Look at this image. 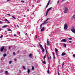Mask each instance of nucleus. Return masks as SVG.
Instances as JSON below:
<instances>
[{
  "mask_svg": "<svg viewBox=\"0 0 75 75\" xmlns=\"http://www.w3.org/2000/svg\"><path fill=\"white\" fill-rule=\"evenodd\" d=\"M64 13H68V8L65 6L64 7Z\"/></svg>",
  "mask_w": 75,
  "mask_h": 75,
  "instance_id": "nucleus-1",
  "label": "nucleus"
},
{
  "mask_svg": "<svg viewBox=\"0 0 75 75\" xmlns=\"http://www.w3.org/2000/svg\"><path fill=\"white\" fill-rule=\"evenodd\" d=\"M64 28L65 30H67V29H68V26H67V24L66 23H65L64 24Z\"/></svg>",
  "mask_w": 75,
  "mask_h": 75,
  "instance_id": "nucleus-2",
  "label": "nucleus"
},
{
  "mask_svg": "<svg viewBox=\"0 0 75 75\" xmlns=\"http://www.w3.org/2000/svg\"><path fill=\"white\" fill-rule=\"evenodd\" d=\"M71 30L73 33H75V29L74 27H72L71 29Z\"/></svg>",
  "mask_w": 75,
  "mask_h": 75,
  "instance_id": "nucleus-3",
  "label": "nucleus"
},
{
  "mask_svg": "<svg viewBox=\"0 0 75 75\" xmlns=\"http://www.w3.org/2000/svg\"><path fill=\"white\" fill-rule=\"evenodd\" d=\"M4 47L3 46L1 49L0 51L1 52H3V50H4Z\"/></svg>",
  "mask_w": 75,
  "mask_h": 75,
  "instance_id": "nucleus-4",
  "label": "nucleus"
},
{
  "mask_svg": "<svg viewBox=\"0 0 75 75\" xmlns=\"http://www.w3.org/2000/svg\"><path fill=\"white\" fill-rule=\"evenodd\" d=\"M50 1H48V3H47V5L46 6V8H47V7H48V6H49V4H50Z\"/></svg>",
  "mask_w": 75,
  "mask_h": 75,
  "instance_id": "nucleus-5",
  "label": "nucleus"
},
{
  "mask_svg": "<svg viewBox=\"0 0 75 75\" xmlns=\"http://www.w3.org/2000/svg\"><path fill=\"white\" fill-rule=\"evenodd\" d=\"M61 41H62V42H66L67 40H66L65 39H63Z\"/></svg>",
  "mask_w": 75,
  "mask_h": 75,
  "instance_id": "nucleus-6",
  "label": "nucleus"
},
{
  "mask_svg": "<svg viewBox=\"0 0 75 75\" xmlns=\"http://www.w3.org/2000/svg\"><path fill=\"white\" fill-rule=\"evenodd\" d=\"M41 48V50H42V52H43V53H44V51H45V50H44V48Z\"/></svg>",
  "mask_w": 75,
  "mask_h": 75,
  "instance_id": "nucleus-7",
  "label": "nucleus"
},
{
  "mask_svg": "<svg viewBox=\"0 0 75 75\" xmlns=\"http://www.w3.org/2000/svg\"><path fill=\"white\" fill-rule=\"evenodd\" d=\"M51 8H52V7H50V8H49L48 9H47V11L48 12H49V11H50V10H51Z\"/></svg>",
  "mask_w": 75,
  "mask_h": 75,
  "instance_id": "nucleus-8",
  "label": "nucleus"
},
{
  "mask_svg": "<svg viewBox=\"0 0 75 75\" xmlns=\"http://www.w3.org/2000/svg\"><path fill=\"white\" fill-rule=\"evenodd\" d=\"M47 72L48 74H50V67H49Z\"/></svg>",
  "mask_w": 75,
  "mask_h": 75,
  "instance_id": "nucleus-9",
  "label": "nucleus"
},
{
  "mask_svg": "<svg viewBox=\"0 0 75 75\" xmlns=\"http://www.w3.org/2000/svg\"><path fill=\"white\" fill-rule=\"evenodd\" d=\"M33 56V54H30L29 55V57H30V58H32V56Z\"/></svg>",
  "mask_w": 75,
  "mask_h": 75,
  "instance_id": "nucleus-10",
  "label": "nucleus"
},
{
  "mask_svg": "<svg viewBox=\"0 0 75 75\" xmlns=\"http://www.w3.org/2000/svg\"><path fill=\"white\" fill-rule=\"evenodd\" d=\"M47 46H49V41H48V39H47Z\"/></svg>",
  "mask_w": 75,
  "mask_h": 75,
  "instance_id": "nucleus-11",
  "label": "nucleus"
},
{
  "mask_svg": "<svg viewBox=\"0 0 75 75\" xmlns=\"http://www.w3.org/2000/svg\"><path fill=\"white\" fill-rule=\"evenodd\" d=\"M45 29V28H44V27H43V28H42V29H41V31H44Z\"/></svg>",
  "mask_w": 75,
  "mask_h": 75,
  "instance_id": "nucleus-12",
  "label": "nucleus"
},
{
  "mask_svg": "<svg viewBox=\"0 0 75 75\" xmlns=\"http://www.w3.org/2000/svg\"><path fill=\"white\" fill-rule=\"evenodd\" d=\"M8 26V25H5L3 26V28H6Z\"/></svg>",
  "mask_w": 75,
  "mask_h": 75,
  "instance_id": "nucleus-13",
  "label": "nucleus"
},
{
  "mask_svg": "<svg viewBox=\"0 0 75 75\" xmlns=\"http://www.w3.org/2000/svg\"><path fill=\"white\" fill-rule=\"evenodd\" d=\"M45 50L46 52V54H47V48H46V45H45Z\"/></svg>",
  "mask_w": 75,
  "mask_h": 75,
  "instance_id": "nucleus-14",
  "label": "nucleus"
},
{
  "mask_svg": "<svg viewBox=\"0 0 75 75\" xmlns=\"http://www.w3.org/2000/svg\"><path fill=\"white\" fill-rule=\"evenodd\" d=\"M62 56H64L65 55V53L63 52L62 54Z\"/></svg>",
  "mask_w": 75,
  "mask_h": 75,
  "instance_id": "nucleus-15",
  "label": "nucleus"
},
{
  "mask_svg": "<svg viewBox=\"0 0 75 75\" xmlns=\"http://www.w3.org/2000/svg\"><path fill=\"white\" fill-rule=\"evenodd\" d=\"M72 18H74V19H75V14L72 17Z\"/></svg>",
  "mask_w": 75,
  "mask_h": 75,
  "instance_id": "nucleus-16",
  "label": "nucleus"
},
{
  "mask_svg": "<svg viewBox=\"0 0 75 75\" xmlns=\"http://www.w3.org/2000/svg\"><path fill=\"white\" fill-rule=\"evenodd\" d=\"M58 49L56 48H55V52H58Z\"/></svg>",
  "mask_w": 75,
  "mask_h": 75,
  "instance_id": "nucleus-17",
  "label": "nucleus"
},
{
  "mask_svg": "<svg viewBox=\"0 0 75 75\" xmlns=\"http://www.w3.org/2000/svg\"><path fill=\"white\" fill-rule=\"evenodd\" d=\"M48 19H49V18H47V20H46L44 22V23H46V22H47V20H48Z\"/></svg>",
  "mask_w": 75,
  "mask_h": 75,
  "instance_id": "nucleus-18",
  "label": "nucleus"
},
{
  "mask_svg": "<svg viewBox=\"0 0 75 75\" xmlns=\"http://www.w3.org/2000/svg\"><path fill=\"white\" fill-rule=\"evenodd\" d=\"M30 70L28 69V74H29L30 73Z\"/></svg>",
  "mask_w": 75,
  "mask_h": 75,
  "instance_id": "nucleus-19",
  "label": "nucleus"
},
{
  "mask_svg": "<svg viewBox=\"0 0 75 75\" xmlns=\"http://www.w3.org/2000/svg\"><path fill=\"white\" fill-rule=\"evenodd\" d=\"M39 46L41 47V48H43V47H42V45H41L40 44H39Z\"/></svg>",
  "mask_w": 75,
  "mask_h": 75,
  "instance_id": "nucleus-20",
  "label": "nucleus"
},
{
  "mask_svg": "<svg viewBox=\"0 0 75 75\" xmlns=\"http://www.w3.org/2000/svg\"><path fill=\"white\" fill-rule=\"evenodd\" d=\"M42 63H43L44 64H46V62H45V61H42Z\"/></svg>",
  "mask_w": 75,
  "mask_h": 75,
  "instance_id": "nucleus-21",
  "label": "nucleus"
},
{
  "mask_svg": "<svg viewBox=\"0 0 75 75\" xmlns=\"http://www.w3.org/2000/svg\"><path fill=\"white\" fill-rule=\"evenodd\" d=\"M11 17H12L14 19V20H16V17H14V16H13V15L11 16Z\"/></svg>",
  "mask_w": 75,
  "mask_h": 75,
  "instance_id": "nucleus-22",
  "label": "nucleus"
},
{
  "mask_svg": "<svg viewBox=\"0 0 75 75\" xmlns=\"http://www.w3.org/2000/svg\"><path fill=\"white\" fill-rule=\"evenodd\" d=\"M8 31H11V29H9L7 30Z\"/></svg>",
  "mask_w": 75,
  "mask_h": 75,
  "instance_id": "nucleus-23",
  "label": "nucleus"
},
{
  "mask_svg": "<svg viewBox=\"0 0 75 75\" xmlns=\"http://www.w3.org/2000/svg\"><path fill=\"white\" fill-rule=\"evenodd\" d=\"M6 56H7V54H4V57H6Z\"/></svg>",
  "mask_w": 75,
  "mask_h": 75,
  "instance_id": "nucleus-24",
  "label": "nucleus"
},
{
  "mask_svg": "<svg viewBox=\"0 0 75 75\" xmlns=\"http://www.w3.org/2000/svg\"><path fill=\"white\" fill-rule=\"evenodd\" d=\"M5 73L6 75H7V74H8V71H6Z\"/></svg>",
  "mask_w": 75,
  "mask_h": 75,
  "instance_id": "nucleus-25",
  "label": "nucleus"
},
{
  "mask_svg": "<svg viewBox=\"0 0 75 75\" xmlns=\"http://www.w3.org/2000/svg\"><path fill=\"white\" fill-rule=\"evenodd\" d=\"M46 55H47V54H45L44 57L43 58L45 59V57H46Z\"/></svg>",
  "mask_w": 75,
  "mask_h": 75,
  "instance_id": "nucleus-26",
  "label": "nucleus"
},
{
  "mask_svg": "<svg viewBox=\"0 0 75 75\" xmlns=\"http://www.w3.org/2000/svg\"><path fill=\"white\" fill-rule=\"evenodd\" d=\"M47 58L49 59V60L50 61V59H49V57H48V52H47Z\"/></svg>",
  "mask_w": 75,
  "mask_h": 75,
  "instance_id": "nucleus-27",
  "label": "nucleus"
},
{
  "mask_svg": "<svg viewBox=\"0 0 75 75\" xmlns=\"http://www.w3.org/2000/svg\"><path fill=\"white\" fill-rule=\"evenodd\" d=\"M45 23H42V24H41L40 25V27H42V24H44Z\"/></svg>",
  "mask_w": 75,
  "mask_h": 75,
  "instance_id": "nucleus-28",
  "label": "nucleus"
},
{
  "mask_svg": "<svg viewBox=\"0 0 75 75\" xmlns=\"http://www.w3.org/2000/svg\"><path fill=\"white\" fill-rule=\"evenodd\" d=\"M23 68L24 69H25V66H23Z\"/></svg>",
  "mask_w": 75,
  "mask_h": 75,
  "instance_id": "nucleus-29",
  "label": "nucleus"
},
{
  "mask_svg": "<svg viewBox=\"0 0 75 75\" xmlns=\"http://www.w3.org/2000/svg\"><path fill=\"white\" fill-rule=\"evenodd\" d=\"M34 67H32V70H34Z\"/></svg>",
  "mask_w": 75,
  "mask_h": 75,
  "instance_id": "nucleus-30",
  "label": "nucleus"
},
{
  "mask_svg": "<svg viewBox=\"0 0 75 75\" xmlns=\"http://www.w3.org/2000/svg\"><path fill=\"white\" fill-rule=\"evenodd\" d=\"M57 56H58V52H55Z\"/></svg>",
  "mask_w": 75,
  "mask_h": 75,
  "instance_id": "nucleus-31",
  "label": "nucleus"
},
{
  "mask_svg": "<svg viewBox=\"0 0 75 75\" xmlns=\"http://www.w3.org/2000/svg\"><path fill=\"white\" fill-rule=\"evenodd\" d=\"M68 40H72V38H68Z\"/></svg>",
  "mask_w": 75,
  "mask_h": 75,
  "instance_id": "nucleus-32",
  "label": "nucleus"
},
{
  "mask_svg": "<svg viewBox=\"0 0 75 75\" xmlns=\"http://www.w3.org/2000/svg\"><path fill=\"white\" fill-rule=\"evenodd\" d=\"M64 45L65 46V47H67V45H66V44H65L64 43Z\"/></svg>",
  "mask_w": 75,
  "mask_h": 75,
  "instance_id": "nucleus-33",
  "label": "nucleus"
},
{
  "mask_svg": "<svg viewBox=\"0 0 75 75\" xmlns=\"http://www.w3.org/2000/svg\"><path fill=\"white\" fill-rule=\"evenodd\" d=\"M48 12L47 11V12H46V16H47V15H48Z\"/></svg>",
  "mask_w": 75,
  "mask_h": 75,
  "instance_id": "nucleus-34",
  "label": "nucleus"
},
{
  "mask_svg": "<svg viewBox=\"0 0 75 75\" xmlns=\"http://www.w3.org/2000/svg\"><path fill=\"white\" fill-rule=\"evenodd\" d=\"M65 0H62L61 2L62 3V2H63V1H65Z\"/></svg>",
  "mask_w": 75,
  "mask_h": 75,
  "instance_id": "nucleus-35",
  "label": "nucleus"
},
{
  "mask_svg": "<svg viewBox=\"0 0 75 75\" xmlns=\"http://www.w3.org/2000/svg\"><path fill=\"white\" fill-rule=\"evenodd\" d=\"M2 37H3V35H2L0 37V38H2Z\"/></svg>",
  "mask_w": 75,
  "mask_h": 75,
  "instance_id": "nucleus-36",
  "label": "nucleus"
},
{
  "mask_svg": "<svg viewBox=\"0 0 75 75\" xmlns=\"http://www.w3.org/2000/svg\"><path fill=\"white\" fill-rule=\"evenodd\" d=\"M5 21H8V20L7 19H6L5 18Z\"/></svg>",
  "mask_w": 75,
  "mask_h": 75,
  "instance_id": "nucleus-37",
  "label": "nucleus"
},
{
  "mask_svg": "<svg viewBox=\"0 0 75 75\" xmlns=\"http://www.w3.org/2000/svg\"><path fill=\"white\" fill-rule=\"evenodd\" d=\"M13 55H16V54H15V52H13Z\"/></svg>",
  "mask_w": 75,
  "mask_h": 75,
  "instance_id": "nucleus-38",
  "label": "nucleus"
},
{
  "mask_svg": "<svg viewBox=\"0 0 75 75\" xmlns=\"http://www.w3.org/2000/svg\"><path fill=\"white\" fill-rule=\"evenodd\" d=\"M11 62H12L11 61H10L9 62V64H10L11 63Z\"/></svg>",
  "mask_w": 75,
  "mask_h": 75,
  "instance_id": "nucleus-39",
  "label": "nucleus"
},
{
  "mask_svg": "<svg viewBox=\"0 0 75 75\" xmlns=\"http://www.w3.org/2000/svg\"><path fill=\"white\" fill-rule=\"evenodd\" d=\"M7 15L8 16H11V15H10V14H7Z\"/></svg>",
  "mask_w": 75,
  "mask_h": 75,
  "instance_id": "nucleus-40",
  "label": "nucleus"
},
{
  "mask_svg": "<svg viewBox=\"0 0 75 75\" xmlns=\"http://www.w3.org/2000/svg\"><path fill=\"white\" fill-rule=\"evenodd\" d=\"M64 63H63V64H62V67H63V66H64Z\"/></svg>",
  "mask_w": 75,
  "mask_h": 75,
  "instance_id": "nucleus-41",
  "label": "nucleus"
},
{
  "mask_svg": "<svg viewBox=\"0 0 75 75\" xmlns=\"http://www.w3.org/2000/svg\"><path fill=\"white\" fill-rule=\"evenodd\" d=\"M21 3H25L24 1H21Z\"/></svg>",
  "mask_w": 75,
  "mask_h": 75,
  "instance_id": "nucleus-42",
  "label": "nucleus"
},
{
  "mask_svg": "<svg viewBox=\"0 0 75 75\" xmlns=\"http://www.w3.org/2000/svg\"><path fill=\"white\" fill-rule=\"evenodd\" d=\"M73 57L74 58H75V54H73Z\"/></svg>",
  "mask_w": 75,
  "mask_h": 75,
  "instance_id": "nucleus-43",
  "label": "nucleus"
},
{
  "mask_svg": "<svg viewBox=\"0 0 75 75\" xmlns=\"http://www.w3.org/2000/svg\"><path fill=\"white\" fill-rule=\"evenodd\" d=\"M58 74L59 75H60V74H59V72L58 71Z\"/></svg>",
  "mask_w": 75,
  "mask_h": 75,
  "instance_id": "nucleus-44",
  "label": "nucleus"
},
{
  "mask_svg": "<svg viewBox=\"0 0 75 75\" xmlns=\"http://www.w3.org/2000/svg\"><path fill=\"white\" fill-rule=\"evenodd\" d=\"M53 56H55V54H54V52H53Z\"/></svg>",
  "mask_w": 75,
  "mask_h": 75,
  "instance_id": "nucleus-45",
  "label": "nucleus"
},
{
  "mask_svg": "<svg viewBox=\"0 0 75 75\" xmlns=\"http://www.w3.org/2000/svg\"><path fill=\"white\" fill-rule=\"evenodd\" d=\"M35 37H36V38H37V35H35Z\"/></svg>",
  "mask_w": 75,
  "mask_h": 75,
  "instance_id": "nucleus-46",
  "label": "nucleus"
},
{
  "mask_svg": "<svg viewBox=\"0 0 75 75\" xmlns=\"http://www.w3.org/2000/svg\"><path fill=\"white\" fill-rule=\"evenodd\" d=\"M0 30H4V29H1V28H0Z\"/></svg>",
  "mask_w": 75,
  "mask_h": 75,
  "instance_id": "nucleus-47",
  "label": "nucleus"
},
{
  "mask_svg": "<svg viewBox=\"0 0 75 75\" xmlns=\"http://www.w3.org/2000/svg\"><path fill=\"white\" fill-rule=\"evenodd\" d=\"M15 62H16L17 61V60L16 59H15Z\"/></svg>",
  "mask_w": 75,
  "mask_h": 75,
  "instance_id": "nucleus-48",
  "label": "nucleus"
},
{
  "mask_svg": "<svg viewBox=\"0 0 75 75\" xmlns=\"http://www.w3.org/2000/svg\"><path fill=\"white\" fill-rule=\"evenodd\" d=\"M69 42L70 43H71V41H69Z\"/></svg>",
  "mask_w": 75,
  "mask_h": 75,
  "instance_id": "nucleus-49",
  "label": "nucleus"
},
{
  "mask_svg": "<svg viewBox=\"0 0 75 75\" xmlns=\"http://www.w3.org/2000/svg\"><path fill=\"white\" fill-rule=\"evenodd\" d=\"M3 23V22L0 21V23Z\"/></svg>",
  "mask_w": 75,
  "mask_h": 75,
  "instance_id": "nucleus-50",
  "label": "nucleus"
},
{
  "mask_svg": "<svg viewBox=\"0 0 75 75\" xmlns=\"http://www.w3.org/2000/svg\"><path fill=\"white\" fill-rule=\"evenodd\" d=\"M14 35V36H16L17 35Z\"/></svg>",
  "mask_w": 75,
  "mask_h": 75,
  "instance_id": "nucleus-51",
  "label": "nucleus"
},
{
  "mask_svg": "<svg viewBox=\"0 0 75 75\" xmlns=\"http://www.w3.org/2000/svg\"><path fill=\"white\" fill-rule=\"evenodd\" d=\"M34 6V5H33L32 6V7H33Z\"/></svg>",
  "mask_w": 75,
  "mask_h": 75,
  "instance_id": "nucleus-52",
  "label": "nucleus"
},
{
  "mask_svg": "<svg viewBox=\"0 0 75 75\" xmlns=\"http://www.w3.org/2000/svg\"><path fill=\"white\" fill-rule=\"evenodd\" d=\"M17 26L18 27V28L19 27V26H18V25H17Z\"/></svg>",
  "mask_w": 75,
  "mask_h": 75,
  "instance_id": "nucleus-53",
  "label": "nucleus"
},
{
  "mask_svg": "<svg viewBox=\"0 0 75 75\" xmlns=\"http://www.w3.org/2000/svg\"><path fill=\"white\" fill-rule=\"evenodd\" d=\"M59 0L57 2V3H59Z\"/></svg>",
  "mask_w": 75,
  "mask_h": 75,
  "instance_id": "nucleus-54",
  "label": "nucleus"
},
{
  "mask_svg": "<svg viewBox=\"0 0 75 75\" xmlns=\"http://www.w3.org/2000/svg\"><path fill=\"white\" fill-rule=\"evenodd\" d=\"M8 23H10V22L8 21Z\"/></svg>",
  "mask_w": 75,
  "mask_h": 75,
  "instance_id": "nucleus-55",
  "label": "nucleus"
},
{
  "mask_svg": "<svg viewBox=\"0 0 75 75\" xmlns=\"http://www.w3.org/2000/svg\"><path fill=\"white\" fill-rule=\"evenodd\" d=\"M50 59H51V57L50 56Z\"/></svg>",
  "mask_w": 75,
  "mask_h": 75,
  "instance_id": "nucleus-56",
  "label": "nucleus"
},
{
  "mask_svg": "<svg viewBox=\"0 0 75 75\" xmlns=\"http://www.w3.org/2000/svg\"><path fill=\"white\" fill-rule=\"evenodd\" d=\"M40 29H41L42 28V26H40Z\"/></svg>",
  "mask_w": 75,
  "mask_h": 75,
  "instance_id": "nucleus-57",
  "label": "nucleus"
},
{
  "mask_svg": "<svg viewBox=\"0 0 75 75\" xmlns=\"http://www.w3.org/2000/svg\"><path fill=\"white\" fill-rule=\"evenodd\" d=\"M24 17H25V15H24Z\"/></svg>",
  "mask_w": 75,
  "mask_h": 75,
  "instance_id": "nucleus-58",
  "label": "nucleus"
},
{
  "mask_svg": "<svg viewBox=\"0 0 75 75\" xmlns=\"http://www.w3.org/2000/svg\"><path fill=\"white\" fill-rule=\"evenodd\" d=\"M9 49H10V47H9Z\"/></svg>",
  "mask_w": 75,
  "mask_h": 75,
  "instance_id": "nucleus-59",
  "label": "nucleus"
},
{
  "mask_svg": "<svg viewBox=\"0 0 75 75\" xmlns=\"http://www.w3.org/2000/svg\"><path fill=\"white\" fill-rule=\"evenodd\" d=\"M10 0H7V1H10Z\"/></svg>",
  "mask_w": 75,
  "mask_h": 75,
  "instance_id": "nucleus-60",
  "label": "nucleus"
},
{
  "mask_svg": "<svg viewBox=\"0 0 75 75\" xmlns=\"http://www.w3.org/2000/svg\"><path fill=\"white\" fill-rule=\"evenodd\" d=\"M27 11H29V9H27Z\"/></svg>",
  "mask_w": 75,
  "mask_h": 75,
  "instance_id": "nucleus-61",
  "label": "nucleus"
},
{
  "mask_svg": "<svg viewBox=\"0 0 75 75\" xmlns=\"http://www.w3.org/2000/svg\"><path fill=\"white\" fill-rule=\"evenodd\" d=\"M19 73H20V74H21V71H20Z\"/></svg>",
  "mask_w": 75,
  "mask_h": 75,
  "instance_id": "nucleus-62",
  "label": "nucleus"
},
{
  "mask_svg": "<svg viewBox=\"0 0 75 75\" xmlns=\"http://www.w3.org/2000/svg\"><path fill=\"white\" fill-rule=\"evenodd\" d=\"M19 34H20V32H19Z\"/></svg>",
  "mask_w": 75,
  "mask_h": 75,
  "instance_id": "nucleus-63",
  "label": "nucleus"
},
{
  "mask_svg": "<svg viewBox=\"0 0 75 75\" xmlns=\"http://www.w3.org/2000/svg\"><path fill=\"white\" fill-rule=\"evenodd\" d=\"M26 35H27V33H26Z\"/></svg>",
  "mask_w": 75,
  "mask_h": 75,
  "instance_id": "nucleus-64",
  "label": "nucleus"
}]
</instances>
